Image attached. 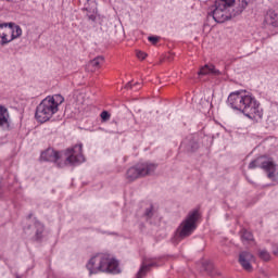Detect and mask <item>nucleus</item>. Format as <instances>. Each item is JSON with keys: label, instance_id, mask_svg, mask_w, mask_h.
Here are the masks:
<instances>
[{"label": "nucleus", "instance_id": "obj_1", "mask_svg": "<svg viewBox=\"0 0 278 278\" xmlns=\"http://www.w3.org/2000/svg\"><path fill=\"white\" fill-rule=\"evenodd\" d=\"M228 103L232 110L242 112L248 118L252 121H262L264 111L260 108L257 100L242 91H236L229 94Z\"/></svg>", "mask_w": 278, "mask_h": 278}, {"label": "nucleus", "instance_id": "obj_2", "mask_svg": "<svg viewBox=\"0 0 278 278\" xmlns=\"http://www.w3.org/2000/svg\"><path fill=\"white\" fill-rule=\"evenodd\" d=\"M247 5L244 0H216L212 16L216 23H225L231 16L242 14Z\"/></svg>", "mask_w": 278, "mask_h": 278}, {"label": "nucleus", "instance_id": "obj_3", "mask_svg": "<svg viewBox=\"0 0 278 278\" xmlns=\"http://www.w3.org/2000/svg\"><path fill=\"white\" fill-rule=\"evenodd\" d=\"M64 103V98L61 94L49 96L41 101L37 106L35 116L39 123H47L56 114L58 108Z\"/></svg>", "mask_w": 278, "mask_h": 278}, {"label": "nucleus", "instance_id": "obj_4", "mask_svg": "<svg viewBox=\"0 0 278 278\" xmlns=\"http://www.w3.org/2000/svg\"><path fill=\"white\" fill-rule=\"evenodd\" d=\"M117 268L118 262L114 258H110L108 254H97L87 263L89 275H97V273H116Z\"/></svg>", "mask_w": 278, "mask_h": 278}, {"label": "nucleus", "instance_id": "obj_5", "mask_svg": "<svg viewBox=\"0 0 278 278\" xmlns=\"http://www.w3.org/2000/svg\"><path fill=\"white\" fill-rule=\"evenodd\" d=\"M199 218H201V213L199 210H193L188 213L185 220L180 224L177 229V235L184 240V238H188L192 236L194 230L197 229V223H199Z\"/></svg>", "mask_w": 278, "mask_h": 278}, {"label": "nucleus", "instance_id": "obj_6", "mask_svg": "<svg viewBox=\"0 0 278 278\" xmlns=\"http://www.w3.org/2000/svg\"><path fill=\"white\" fill-rule=\"evenodd\" d=\"M155 168H157V165L153 163H139L126 172V179L127 181H136V179H140V177H147V175H152V173H155Z\"/></svg>", "mask_w": 278, "mask_h": 278}, {"label": "nucleus", "instance_id": "obj_7", "mask_svg": "<svg viewBox=\"0 0 278 278\" xmlns=\"http://www.w3.org/2000/svg\"><path fill=\"white\" fill-rule=\"evenodd\" d=\"M81 162H84L83 146L76 144L65 151V162L58 163V166L62 168L66 164H81Z\"/></svg>", "mask_w": 278, "mask_h": 278}, {"label": "nucleus", "instance_id": "obj_8", "mask_svg": "<svg viewBox=\"0 0 278 278\" xmlns=\"http://www.w3.org/2000/svg\"><path fill=\"white\" fill-rule=\"evenodd\" d=\"M257 166H261L267 173L269 179H275L278 175L277 164L273 160L262 161V159H256L249 164V168H257Z\"/></svg>", "mask_w": 278, "mask_h": 278}, {"label": "nucleus", "instance_id": "obj_9", "mask_svg": "<svg viewBox=\"0 0 278 278\" xmlns=\"http://www.w3.org/2000/svg\"><path fill=\"white\" fill-rule=\"evenodd\" d=\"M3 27H4L3 45H9V42H12V40H16V38H21V36H23V29H21V26L14 23L3 24Z\"/></svg>", "mask_w": 278, "mask_h": 278}, {"label": "nucleus", "instance_id": "obj_10", "mask_svg": "<svg viewBox=\"0 0 278 278\" xmlns=\"http://www.w3.org/2000/svg\"><path fill=\"white\" fill-rule=\"evenodd\" d=\"M157 266H162V258H144L137 274V278H142L151 268H155Z\"/></svg>", "mask_w": 278, "mask_h": 278}, {"label": "nucleus", "instance_id": "obj_11", "mask_svg": "<svg viewBox=\"0 0 278 278\" xmlns=\"http://www.w3.org/2000/svg\"><path fill=\"white\" fill-rule=\"evenodd\" d=\"M251 262H255V256L253 254H251L250 252H241L239 254V264L248 273H251V270H253V266L251 265Z\"/></svg>", "mask_w": 278, "mask_h": 278}, {"label": "nucleus", "instance_id": "obj_12", "mask_svg": "<svg viewBox=\"0 0 278 278\" xmlns=\"http://www.w3.org/2000/svg\"><path fill=\"white\" fill-rule=\"evenodd\" d=\"M41 160L43 162H60V152L54 151L52 148L47 149L41 153Z\"/></svg>", "mask_w": 278, "mask_h": 278}, {"label": "nucleus", "instance_id": "obj_13", "mask_svg": "<svg viewBox=\"0 0 278 278\" xmlns=\"http://www.w3.org/2000/svg\"><path fill=\"white\" fill-rule=\"evenodd\" d=\"M198 75H220V72L214 65H204L198 72Z\"/></svg>", "mask_w": 278, "mask_h": 278}, {"label": "nucleus", "instance_id": "obj_14", "mask_svg": "<svg viewBox=\"0 0 278 278\" xmlns=\"http://www.w3.org/2000/svg\"><path fill=\"white\" fill-rule=\"evenodd\" d=\"M4 125H10V113L0 105V127H4Z\"/></svg>", "mask_w": 278, "mask_h": 278}, {"label": "nucleus", "instance_id": "obj_15", "mask_svg": "<svg viewBox=\"0 0 278 278\" xmlns=\"http://www.w3.org/2000/svg\"><path fill=\"white\" fill-rule=\"evenodd\" d=\"M204 270L207 273L210 277H220V273L216 270L214 264L206 262L203 264Z\"/></svg>", "mask_w": 278, "mask_h": 278}, {"label": "nucleus", "instance_id": "obj_16", "mask_svg": "<svg viewBox=\"0 0 278 278\" xmlns=\"http://www.w3.org/2000/svg\"><path fill=\"white\" fill-rule=\"evenodd\" d=\"M266 22L273 27H278V14L275 11H268Z\"/></svg>", "mask_w": 278, "mask_h": 278}, {"label": "nucleus", "instance_id": "obj_17", "mask_svg": "<svg viewBox=\"0 0 278 278\" xmlns=\"http://www.w3.org/2000/svg\"><path fill=\"white\" fill-rule=\"evenodd\" d=\"M241 240L242 242H244V244H249L251 242H253V233H251V231L248 230H241Z\"/></svg>", "mask_w": 278, "mask_h": 278}, {"label": "nucleus", "instance_id": "obj_18", "mask_svg": "<svg viewBox=\"0 0 278 278\" xmlns=\"http://www.w3.org/2000/svg\"><path fill=\"white\" fill-rule=\"evenodd\" d=\"M35 229H36L35 231L36 240H40L45 231V225H42L40 222H36Z\"/></svg>", "mask_w": 278, "mask_h": 278}, {"label": "nucleus", "instance_id": "obj_19", "mask_svg": "<svg viewBox=\"0 0 278 278\" xmlns=\"http://www.w3.org/2000/svg\"><path fill=\"white\" fill-rule=\"evenodd\" d=\"M258 257L263 260V262H270V253L266 250H258Z\"/></svg>", "mask_w": 278, "mask_h": 278}, {"label": "nucleus", "instance_id": "obj_20", "mask_svg": "<svg viewBox=\"0 0 278 278\" xmlns=\"http://www.w3.org/2000/svg\"><path fill=\"white\" fill-rule=\"evenodd\" d=\"M101 62H103V56H97L90 61L89 65L92 66V68H99V66H101Z\"/></svg>", "mask_w": 278, "mask_h": 278}, {"label": "nucleus", "instance_id": "obj_21", "mask_svg": "<svg viewBox=\"0 0 278 278\" xmlns=\"http://www.w3.org/2000/svg\"><path fill=\"white\" fill-rule=\"evenodd\" d=\"M4 38H5L4 26L3 24H0V45L2 46L4 42Z\"/></svg>", "mask_w": 278, "mask_h": 278}, {"label": "nucleus", "instance_id": "obj_22", "mask_svg": "<svg viewBox=\"0 0 278 278\" xmlns=\"http://www.w3.org/2000/svg\"><path fill=\"white\" fill-rule=\"evenodd\" d=\"M100 116L104 123L105 121H110V113L108 111H103Z\"/></svg>", "mask_w": 278, "mask_h": 278}, {"label": "nucleus", "instance_id": "obj_23", "mask_svg": "<svg viewBox=\"0 0 278 278\" xmlns=\"http://www.w3.org/2000/svg\"><path fill=\"white\" fill-rule=\"evenodd\" d=\"M144 216H147V218H151L153 216V206L146 210Z\"/></svg>", "mask_w": 278, "mask_h": 278}, {"label": "nucleus", "instance_id": "obj_24", "mask_svg": "<svg viewBox=\"0 0 278 278\" xmlns=\"http://www.w3.org/2000/svg\"><path fill=\"white\" fill-rule=\"evenodd\" d=\"M137 58L139 60H144L147 58V53H144L142 51H137Z\"/></svg>", "mask_w": 278, "mask_h": 278}, {"label": "nucleus", "instance_id": "obj_25", "mask_svg": "<svg viewBox=\"0 0 278 278\" xmlns=\"http://www.w3.org/2000/svg\"><path fill=\"white\" fill-rule=\"evenodd\" d=\"M148 40L152 42V45H157V40H160L157 37H148Z\"/></svg>", "mask_w": 278, "mask_h": 278}, {"label": "nucleus", "instance_id": "obj_26", "mask_svg": "<svg viewBox=\"0 0 278 278\" xmlns=\"http://www.w3.org/2000/svg\"><path fill=\"white\" fill-rule=\"evenodd\" d=\"M134 86H140V84L136 83V84L134 85V84H131V83H128V84L126 85V88H134Z\"/></svg>", "mask_w": 278, "mask_h": 278}, {"label": "nucleus", "instance_id": "obj_27", "mask_svg": "<svg viewBox=\"0 0 278 278\" xmlns=\"http://www.w3.org/2000/svg\"><path fill=\"white\" fill-rule=\"evenodd\" d=\"M274 255L278 256V247L274 250Z\"/></svg>", "mask_w": 278, "mask_h": 278}, {"label": "nucleus", "instance_id": "obj_28", "mask_svg": "<svg viewBox=\"0 0 278 278\" xmlns=\"http://www.w3.org/2000/svg\"><path fill=\"white\" fill-rule=\"evenodd\" d=\"M16 278H21V276H17Z\"/></svg>", "mask_w": 278, "mask_h": 278}]
</instances>
